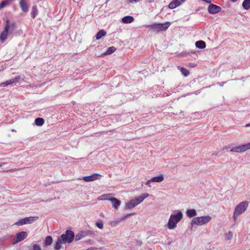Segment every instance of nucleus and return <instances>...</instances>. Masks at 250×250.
Listing matches in <instances>:
<instances>
[{
	"mask_svg": "<svg viewBox=\"0 0 250 250\" xmlns=\"http://www.w3.org/2000/svg\"><path fill=\"white\" fill-rule=\"evenodd\" d=\"M74 232L70 230H67L65 233L62 234L58 237L54 246L55 249L56 250H60L61 248V244L71 243L74 239Z\"/></svg>",
	"mask_w": 250,
	"mask_h": 250,
	"instance_id": "f257e3e1",
	"label": "nucleus"
},
{
	"mask_svg": "<svg viewBox=\"0 0 250 250\" xmlns=\"http://www.w3.org/2000/svg\"><path fill=\"white\" fill-rule=\"evenodd\" d=\"M183 214L181 211H178L175 214H171L167 223V227L169 229H173L177 226V224L179 223L183 218Z\"/></svg>",
	"mask_w": 250,
	"mask_h": 250,
	"instance_id": "f03ea898",
	"label": "nucleus"
},
{
	"mask_svg": "<svg viewBox=\"0 0 250 250\" xmlns=\"http://www.w3.org/2000/svg\"><path fill=\"white\" fill-rule=\"evenodd\" d=\"M170 25L169 22H167L164 23H153L146 25V27L149 29L150 30L158 33L160 32L165 31L167 30Z\"/></svg>",
	"mask_w": 250,
	"mask_h": 250,
	"instance_id": "7ed1b4c3",
	"label": "nucleus"
},
{
	"mask_svg": "<svg viewBox=\"0 0 250 250\" xmlns=\"http://www.w3.org/2000/svg\"><path fill=\"white\" fill-rule=\"evenodd\" d=\"M248 202L244 201L241 202L236 206L233 212V218L235 221H236L238 216L245 211L248 207Z\"/></svg>",
	"mask_w": 250,
	"mask_h": 250,
	"instance_id": "20e7f679",
	"label": "nucleus"
},
{
	"mask_svg": "<svg viewBox=\"0 0 250 250\" xmlns=\"http://www.w3.org/2000/svg\"><path fill=\"white\" fill-rule=\"evenodd\" d=\"M211 219V217L208 215L201 217H194L192 221L191 224H195L199 226H202L208 223Z\"/></svg>",
	"mask_w": 250,
	"mask_h": 250,
	"instance_id": "39448f33",
	"label": "nucleus"
},
{
	"mask_svg": "<svg viewBox=\"0 0 250 250\" xmlns=\"http://www.w3.org/2000/svg\"><path fill=\"white\" fill-rule=\"evenodd\" d=\"M38 218V217H25L19 220L14 225L22 226L25 224H31Z\"/></svg>",
	"mask_w": 250,
	"mask_h": 250,
	"instance_id": "423d86ee",
	"label": "nucleus"
},
{
	"mask_svg": "<svg viewBox=\"0 0 250 250\" xmlns=\"http://www.w3.org/2000/svg\"><path fill=\"white\" fill-rule=\"evenodd\" d=\"M140 203L141 202H140V200L138 197H137L135 199L131 200L128 203H126L125 206V209L127 210L131 209Z\"/></svg>",
	"mask_w": 250,
	"mask_h": 250,
	"instance_id": "0eeeda50",
	"label": "nucleus"
},
{
	"mask_svg": "<svg viewBox=\"0 0 250 250\" xmlns=\"http://www.w3.org/2000/svg\"><path fill=\"white\" fill-rule=\"evenodd\" d=\"M27 236V233L25 231H21L16 234L12 244L15 245L19 242L23 240Z\"/></svg>",
	"mask_w": 250,
	"mask_h": 250,
	"instance_id": "6e6552de",
	"label": "nucleus"
},
{
	"mask_svg": "<svg viewBox=\"0 0 250 250\" xmlns=\"http://www.w3.org/2000/svg\"><path fill=\"white\" fill-rule=\"evenodd\" d=\"M250 145L248 144H243L238 146H235L232 147L230 150V152H236L238 153H241L246 151V150L249 149V147Z\"/></svg>",
	"mask_w": 250,
	"mask_h": 250,
	"instance_id": "1a4fd4ad",
	"label": "nucleus"
},
{
	"mask_svg": "<svg viewBox=\"0 0 250 250\" xmlns=\"http://www.w3.org/2000/svg\"><path fill=\"white\" fill-rule=\"evenodd\" d=\"M6 24H5L4 30L0 34V40L3 42L6 39L8 35V32L9 29V21L7 20L6 21Z\"/></svg>",
	"mask_w": 250,
	"mask_h": 250,
	"instance_id": "9d476101",
	"label": "nucleus"
},
{
	"mask_svg": "<svg viewBox=\"0 0 250 250\" xmlns=\"http://www.w3.org/2000/svg\"><path fill=\"white\" fill-rule=\"evenodd\" d=\"M221 10V8L216 5L210 4L208 7V11L210 14H216Z\"/></svg>",
	"mask_w": 250,
	"mask_h": 250,
	"instance_id": "9b49d317",
	"label": "nucleus"
},
{
	"mask_svg": "<svg viewBox=\"0 0 250 250\" xmlns=\"http://www.w3.org/2000/svg\"><path fill=\"white\" fill-rule=\"evenodd\" d=\"M101 176H102L99 174H94L90 176H85L83 178V179L85 182H91L100 179Z\"/></svg>",
	"mask_w": 250,
	"mask_h": 250,
	"instance_id": "f8f14e48",
	"label": "nucleus"
},
{
	"mask_svg": "<svg viewBox=\"0 0 250 250\" xmlns=\"http://www.w3.org/2000/svg\"><path fill=\"white\" fill-rule=\"evenodd\" d=\"M186 0H173L168 5V7L173 9L181 5Z\"/></svg>",
	"mask_w": 250,
	"mask_h": 250,
	"instance_id": "ddd939ff",
	"label": "nucleus"
},
{
	"mask_svg": "<svg viewBox=\"0 0 250 250\" xmlns=\"http://www.w3.org/2000/svg\"><path fill=\"white\" fill-rule=\"evenodd\" d=\"M20 79V76L18 75V76H16L15 77H14L13 79L8 80L4 83H1V85H3V86H6L10 84L16 83H18Z\"/></svg>",
	"mask_w": 250,
	"mask_h": 250,
	"instance_id": "4468645a",
	"label": "nucleus"
},
{
	"mask_svg": "<svg viewBox=\"0 0 250 250\" xmlns=\"http://www.w3.org/2000/svg\"><path fill=\"white\" fill-rule=\"evenodd\" d=\"M92 234H93V232H92L90 231H88L87 232L82 231L81 232L77 234L74 238H75L76 241H79L85 235H91Z\"/></svg>",
	"mask_w": 250,
	"mask_h": 250,
	"instance_id": "2eb2a0df",
	"label": "nucleus"
},
{
	"mask_svg": "<svg viewBox=\"0 0 250 250\" xmlns=\"http://www.w3.org/2000/svg\"><path fill=\"white\" fill-rule=\"evenodd\" d=\"M20 6L23 12H28L29 6L26 2V0H21L20 1Z\"/></svg>",
	"mask_w": 250,
	"mask_h": 250,
	"instance_id": "dca6fc26",
	"label": "nucleus"
},
{
	"mask_svg": "<svg viewBox=\"0 0 250 250\" xmlns=\"http://www.w3.org/2000/svg\"><path fill=\"white\" fill-rule=\"evenodd\" d=\"M113 194L108 193L101 195L98 197L99 200H109L111 201V199L113 198Z\"/></svg>",
	"mask_w": 250,
	"mask_h": 250,
	"instance_id": "f3484780",
	"label": "nucleus"
},
{
	"mask_svg": "<svg viewBox=\"0 0 250 250\" xmlns=\"http://www.w3.org/2000/svg\"><path fill=\"white\" fill-rule=\"evenodd\" d=\"M111 202L112 203V207L115 209H118L121 205V201L116 198L113 197L112 199H111Z\"/></svg>",
	"mask_w": 250,
	"mask_h": 250,
	"instance_id": "a211bd4d",
	"label": "nucleus"
},
{
	"mask_svg": "<svg viewBox=\"0 0 250 250\" xmlns=\"http://www.w3.org/2000/svg\"><path fill=\"white\" fill-rule=\"evenodd\" d=\"M136 213L135 212L130 213L126 214L124 216L122 217L120 219H118L117 220H116L115 222H113L112 223H114V226L119 224L120 223L122 220H125V219L128 218L131 216L134 215Z\"/></svg>",
	"mask_w": 250,
	"mask_h": 250,
	"instance_id": "6ab92c4d",
	"label": "nucleus"
},
{
	"mask_svg": "<svg viewBox=\"0 0 250 250\" xmlns=\"http://www.w3.org/2000/svg\"><path fill=\"white\" fill-rule=\"evenodd\" d=\"M122 21L124 23H130L134 21V18L130 16H126L122 18Z\"/></svg>",
	"mask_w": 250,
	"mask_h": 250,
	"instance_id": "aec40b11",
	"label": "nucleus"
},
{
	"mask_svg": "<svg viewBox=\"0 0 250 250\" xmlns=\"http://www.w3.org/2000/svg\"><path fill=\"white\" fill-rule=\"evenodd\" d=\"M186 214L187 215L189 218L195 216L197 214L196 211L194 209H187L186 211Z\"/></svg>",
	"mask_w": 250,
	"mask_h": 250,
	"instance_id": "412c9836",
	"label": "nucleus"
},
{
	"mask_svg": "<svg viewBox=\"0 0 250 250\" xmlns=\"http://www.w3.org/2000/svg\"><path fill=\"white\" fill-rule=\"evenodd\" d=\"M106 34V32L104 30H101L96 35V39L98 40L101 39L102 37L105 36Z\"/></svg>",
	"mask_w": 250,
	"mask_h": 250,
	"instance_id": "4be33fe9",
	"label": "nucleus"
},
{
	"mask_svg": "<svg viewBox=\"0 0 250 250\" xmlns=\"http://www.w3.org/2000/svg\"><path fill=\"white\" fill-rule=\"evenodd\" d=\"M164 179L163 175H160L158 176L154 177L151 178V181L152 182L160 183L162 182Z\"/></svg>",
	"mask_w": 250,
	"mask_h": 250,
	"instance_id": "5701e85b",
	"label": "nucleus"
},
{
	"mask_svg": "<svg viewBox=\"0 0 250 250\" xmlns=\"http://www.w3.org/2000/svg\"><path fill=\"white\" fill-rule=\"evenodd\" d=\"M195 46L198 48L204 49L206 47V43L203 41H198L196 42Z\"/></svg>",
	"mask_w": 250,
	"mask_h": 250,
	"instance_id": "b1692460",
	"label": "nucleus"
},
{
	"mask_svg": "<svg viewBox=\"0 0 250 250\" xmlns=\"http://www.w3.org/2000/svg\"><path fill=\"white\" fill-rule=\"evenodd\" d=\"M116 48L114 46H111L108 48L107 50L103 54V56H105L108 55H110L114 52Z\"/></svg>",
	"mask_w": 250,
	"mask_h": 250,
	"instance_id": "393cba45",
	"label": "nucleus"
},
{
	"mask_svg": "<svg viewBox=\"0 0 250 250\" xmlns=\"http://www.w3.org/2000/svg\"><path fill=\"white\" fill-rule=\"evenodd\" d=\"M177 67L185 77H187L189 74V71L186 68L180 66H178Z\"/></svg>",
	"mask_w": 250,
	"mask_h": 250,
	"instance_id": "a878e982",
	"label": "nucleus"
},
{
	"mask_svg": "<svg viewBox=\"0 0 250 250\" xmlns=\"http://www.w3.org/2000/svg\"><path fill=\"white\" fill-rule=\"evenodd\" d=\"M53 242V239L51 236H47L44 240L45 246H48L52 244Z\"/></svg>",
	"mask_w": 250,
	"mask_h": 250,
	"instance_id": "bb28decb",
	"label": "nucleus"
},
{
	"mask_svg": "<svg viewBox=\"0 0 250 250\" xmlns=\"http://www.w3.org/2000/svg\"><path fill=\"white\" fill-rule=\"evenodd\" d=\"M38 13V10L37 5H34L32 7V12L31 13V16L33 19H35Z\"/></svg>",
	"mask_w": 250,
	"mask_h": 250,
	"instance_id": "cd10ccee",
	"label": "nucleus"
},
{
	"mask_svg": "<svg viewBox=\"0 0 250 250\" xmlns=\"http://www.w3.org/2000/svg\"><path fill=\"white\" fill-rule=\"evenodd\" d=\"M244 9L248 10L250 8V0H244L242 3Z\"/></svg>",
	"mask_w": 250,
	"mask_h": 250,
	"instance_id": "c85d7f7f",
	"label": "nucleus"
},
{
	"mask_svg": "<svg viewBox=\"0 0 250 250\" xmlns=\"http://www.w3.org/2000/svg\"><path fill=\"white\" fill-rule=\"evenodd\" d=\"M35 123L38 126H42L44 123V120L42 118H37L35 119Z\"/></svg>",
	"mask_w": 250,
	"mask_h": 250,
	"instance_id": "c756f323",
	"label": "nucleus"
},
{
	"mask_svg": "<svg viewBox=\"0 0 250 250\" xmlns=\"http://www.w3.org/2000/svg\"><path fill=\"white\" fill-rule=\"evenodd\" d=\"M149 194L148 193H144L143 194H142L141 196H139L138 197V198L139 199V200H140V202H141V203H142L144 200L148 197L149 196Z\"/></svg>",
	"mask_w": 250,
	"mask_h": 250,
	"instance_id": "7c9ffc66",
	"label": "nucleus"
},
{
	"mask_svg": "<svg viewBox=\"0 0 250 250\" xmlns=\"http://www.w3.org/2000/svg\"><path fill=\"white\" fill-rule=\"evenodd\" d=\"M9 4V2L7 0H3L0 3V10L2 9L6 6Z\"/></svg>",
	"mask_w": 250,
	"mask_h": 250,
	"instance_id": "2f4dec72",
	"label": "nucleus"
},
{
	"mask_svg": "<svg viewBox=\"0 0 250 250\" xmlns=\"http://www.w3.org/2000/svg\"><path fill=\"white\" fill-rule=\"evenodd\" d=\"M233 237V233L231 231H229L228 233L225 234V238L227 240H230L232 239Z\"/></svg>",
	"mask_w": 250,
	"mask_h": 250,
	"instance_id": "473e14b6",
	"label": "nucleus"
},
{
	"mask_svg": "<svg viewBox=\"0 0 250 250\" xmlns=\"http://www.w3.org/2000/svg\"><path fill=\"white\" fill-rule=\"evenodd\" d=\"M33 250H42L41 247L37 244L33 245Z\"/></svg>",
	"mask_w": 250,
	"mask_h": 250,
	"instance_id": "72a5a7b5",
	"label": "nucleus"
},
{
	"mask_svg": "<svg viewBox=\"0 0 250 250\" xmlns=\"http://www.w3.org/2000/svg\"><path fill=\"white\" fill-rule=\"evenodd\" d=\"M96 226L100 229H102L103 228V224L102 222H97L96 223Z\"/></svg>",
	"mask_w": 250,
	"mask_h": 250,
	"instance_id": "f704fd0d",
	"label": "nucleus"
},
{
	"mask_svg": "<svg viewBox=\"0 0 250 250\" xmlns=\"http://www.w3.org/2000/svg\"><path fill=\"white\" fill-rule=\"evenodd\" d=\"M226 82H223L221 83H217V84L219 85L220 86H223L225 83H226Z\"/></svg>",
	"mask_w": 250,
	"mask_h": 250,
	"instance_id": "c9c22d12",
	"label": "nucleus"
},
{
	"mask_svg": "<svg viewBox=\"0 0 250 250\" xmlns=\"http://www.w3.org/2000/svg\"><path fill=\"white\" fill-rule=\"evenodd\" d=\"M151 182H152L151 181V179H150V180H148V181L146 182V185L149 186V187H150V186L149 185V184H150Z\"/></svg>",
	"mask_w": 250,
	"mask_h": 250,
	"instance_id": "e433bc0d",
	"label": "nucleus"
},
{
	"mask_svg": "<svg viewBox=\"0 0 250 250\" xmlns=\"http://www.w3.org/2000/svg\"><path fill=\"white\" fill-rule=\"evenodd\" d=\"M4 164H5V163H4L0 162V167H2V166H3Z\"/></svg>",
	"mask_w": 250,
	"mask_h": 250,
	"instance_id": "4c0bfd02",
	"label": "nucleus"
},
{
	"mask_svg": "<svg viewBox=\"0 0 250 250\" xmlns=\"http://www.w3.org/2000/svg\"><path fill=\"white\" fill-rule=\"evenodd\" d=\"M246 127L250 126V124H247V125H246Z\"/></svg>",
	"mask_w": 250,
	"mask_h": 250,
	"instance_id": "58836bf2",
	"label": "nucleus"
},
{
	"mask_svg": "<svg viewBox=\"0 0 250 250\" xmlns=\"http://www.w3.org/2000/svg\"><path fill=\"white\" fill-rule=\"evenodd\" d=\"M237 0H231V1L232 2H236V1H237Z\"/></svg>",
	"mask_w": 250,
	"mask_h": 250,
	"instance_id": "ea45409f",
	"label": "nucleus"
},
{
	"mask_svg": "<svg viewBox=\"0 0 250 250\" xmlns=\"http://www.w3.org/2000/svg\"><path fill=\"white\" fill-rule=\"evenodd\" d=\"M2 70V69L1 68V67L0 68V72H1V71Z\"/></svg>",
	"mask_w": 250,
	"mask_h": 250,
	"instance_id": "a19ab883",
	"label": "nucleus"
},
{
	"mask_svg": "<svg viewBox=\"0 0 250 250\" xmlns=\"http://www.w3.org/2000/svg\"><path fill=\"white\" fill-rule=\"evenodd\" d=\"M248 144L250 145V143H248ZM249 148L250 149V146H249Z\"/></svg>",
	"mask_w": 250,
	"mask_h": 250,
	"instance_id": "79ce46f5",
	"label": "nucleus"
},
{
	"mask_svg": "<svg viewBox=\"0 0 250 250\" xmlns=\"http://www.w3.org/2000/svg\"><path fill=\"white\" fill-rule=\"evenodd\" d=\"M86 250H90V249H88Z\"/></svg>",
	"mask_w": 250,
	"mask_h": 250,
	"instance_id": "37998d69",
	"label": "nucleus"
}]
</instances>
